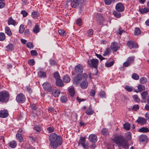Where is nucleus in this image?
Masks as SVG:
<instances>
[{"label": "nucleus", "mask_w": 149, "mask_h": 149, "mask_svg": "<svg viewBox=\"0 0 149 149\" xmlns=\"http://www.w3.org/2000/svg\"><path fill=\"white\" fill-rule=\"evenodd\" d=\"M50 145L53 148H56L58 146L61 145L63 143L61 137L55 133H52L49 137Z\"/></svg>", "instance_id": "1"}, {"label": "nucleus", "mask_w": 149, "mask_h": 149, "mask_svg": "<svg viewBox=\"0 0 149 149\" xmlns=\"http://www.w3.org/2000/svg\"><path fill=\"white\" fill-rule=\"evenodd\" d=\"M114 142L118 146H120L125 149L129 148L127 141L125 138L121 135H117L114 138Z\"/></svg>", "instance_id": "2"}, {"label": "nucleus", "mask_w": 149, "mask_h": 149, "mask_svg": "<svg viewBox=\"0 0 149 149\" xmlns=\"http://www.w3.org/2000/svg\"><path fill=\"white\" fill-rule=\"evenodd\" d=\"M87 63L92 68H94L95 72L93 74L95 75H96L98 72L97 67L99 63V60L97 59H93L91 60H88Z\"/></svg>", "instance_id": "3"}, {"label": "nucleus", "mask_w": 149, "mask_h": 149, "mask_svg": "<svg viewBox=\"0 0 149 149\" xmlns=\"http://www.w3.org/2000/svg\"><path fill=\"white\" fill-rule=\"evenodd\" d=\"M9 95L8 92L3 91L0 92V102L2 103L7 102L9 100Z\"/></svg>", "instance_id": "4"}, {"label": "nucleus", "mask_w": 149, "mask_h": 149, "mask_svg": "<svg viewBox=\"0 0 149 149\" xmlns=\"http://www.w3.org/2000/svg\"><path fill=\"white\" fill-rule=\"evenodd\" d=\"M83 78L84 81L81 82L80 84L81 87L83 89H86L88 86V83L87 80L88 78V75L86 73H84L83 74Z\"/></svg>", "instance_id": "5"}, {"label": "nucleus", "mask_w": 149, "mask_h": 149, "mask_svg": "<svg viewBox=\"0 0 149 149\" xmlns=\"http://www.w3.org/2000/svg\"><path fill=\"white\" fill-rule=\"evenodd\" d=\"M71 6L76 8L81 5L84 1V0H70Z\"/></svg>", "instance_id": "6"}, {"label": "nucleus", "mask_w": 149, "mask_h": 149, "mask_svg": "<svg viewBox=\"0 0 149 149\" xmlns=\"http://www.w3.org/2000/svg\"><path fill=\"white\" fill-rule=\"evenodd\" d=\"M26 100L25 96L22 93H20L17 95L16 97V100L18 103H23Z\"/></svg>", "instance_id": "7"}, {"label": "nucleus", "mask_w": 149, "mask_h": 149, "mask_svg": "<svg viewBox=\"0 0 149 149\" xmlns=\"http://www.w3.org/2000/svg\"><path fill=\"white\" fill-rule=\"evenodd\" d=\"M86 137H81L79 141L78 145H81L84 149H86L88 146V144L86 142Z\"/></svg>", "instance_id": "8"}, {"label": "nucleus", "mask_w": 149, "mask_h": 149, "mask_svg": "<svg viewBox=\"0 0 149 149\" xmlns=\"http://www.w3.org/2000/svg\"><path fill=\"white\" fill-rule=\"evenodd\" d=\"M83 76L80 74H77L73 79V82L74 84H79L80 81L82 80Z\"/></svg>", "instance_id": "9"}, {"label": "nucleus", "mask_w": 149, "mask_h": 149, "mask_svg": "<svg viewBox=\"0 0 149 149\" xmlns=\"http://www.w3.org/2000/svg\"><path fill=\"white\" fill-rule=\"evenodd\" d=\"M84 66L81 64L77 65L74 68V70L76 73L79 74L82 73L83 70Z\"/></svg>", "instance_id": "10"}, {"label": "nucleus", "mask_w": 149, "mask_h": 149, "mask_svg": "<svg viewBox=\"0 0 149 149\" xmlns=\"http://www.w3.org/2000/svg\"><path fill=\"white\" fill-rule=\"evenodd\" d=\"M127 45L130 49L137 48L138 46L137 43L132 40H129L127 43Z\"/></svg>", "instance_id": "11"}, {"label": "nucleus", "mask_w": 149, "mask_h": 149, "mask_svg": "<svg viewBox=\"0 0 149 149\" xmlns=\"http://www.w3.org/2000/svg\"><path fill=\"white\" fill-rule=\"evenodd\" d=\"M116 10L118 12H122L125 9V6L123 4L120 2L116 4L115 6Z\"/></svg>", "instance_id": "12"}, {"label": "nucleus", "mask_w": 149, "mask_h": 149, "mask_svg": "<svg viewBox=\"0 0 149 149\" xmlns=\"http://www.w3.org/2000/svg\"><path fill=\"white\" fill-rule=\"evenodd\" d=\"M111 48L113 52H116L119 49L120 45L118 43L114 42L111 44Z\"/></svg>", "instance_id": "13"}, {"label": "nucleus", "mask_w": 149, "mask_h": 149, "mask_svg": "<svg viewBox=\"0 0 149 149\" xmlns=\"http://www.w3.org/2000/svg\"><path fill=\"white\" fill-rule=\"evenodd\" d=\"M43 86L44 89L46 91L50 92L52 89V87L51 86V84L47 82H46L43 83Z\"/></svg>", "instance_id": "14"}, {"label": "nucleus", "mask_w": 149, "mask_h": 149, "mask_svg": "<svg viewBox=\"0 0 149 149\" xmlns=\"http://www.w3.org/2000/svg\"><path fill=\"white\" fill-rule=\"evenodd\" d=\"M9 113L8 111L6 109L1 110L0 111V117L2 118H6L8 116Z\"/></svg>", "instance_id": "15"}, {"label": "nucleus", "mask_w": 149, "mask_h": 149, "mask_svg": "<svg viewBox=\"0 0 149 149\" xmlns=\"http://www.w3.org/2000/svg\"><path fill=\"white\" fill-rule=\"evenodd\" d=\"M88 140L90 142L95 143L97 141V137L94 134H91L89 136Z\"/></svg>", "instance_id": "16"}, {"label": "nucleus", "mask_w": 149, "mask_h": 149, "mask_svg": "<svg viewBox=\"0 0 149 149\" xmlns=\"http://www.w3.org/2000/svg\"><path fill=\"white\" fill-rule=\"evenodd\" d=\"M8 25H12L15 26L17 24V23L15 20L13 19L12 17H10L8 19Z\"/></svg>", "instance_id": "17"}, {"label": "nucleus", "mask_w": 149, "mask_h": 149, "mask_svg": "<svg viewBox=\"0 0 149 149\" xmlns=\"http://www.w3.org/2000/svg\"><path fill=\"white\" fill-rule=\"evenodd\" d=\"M61 91L58 89H54L52 91V94L55 97H58Z\"/></svg>", "instance_id": "18"}, {"label": "nucleus", "mask_w": 149, "mask_h": 149, "mask_svg": "<svg viewBox=\"0 0 149 149\" xmlns=\"http://www.w3.org/2000/svg\"><path fill=\"white\" fill-rule=\"evenodd\" d=\"M136 122L138 124L141 125H144L146 122V119L144 118L139 117Z\"/></svg>", "instance_id": "19"}, {"label": "nucleus", "mask_w": 149, "mask_h": 149, "mask_svg": "<svg viewBox=\"0 0 149 149\" xmlns=\"http://www.w3.org/2000/svg\"><path fill=\"white\" fill-rule=\"evenodd\" d=\"M56 84L57 86L60 87H63L64 86L63 81L61 79L56 80Z\"/></svg>", "instance_id": "20"}, {"label": "nucleus", "mask_w": 149, "mask_h": 149, "mask_svg": "<svg viewBox=\"0 0 149 149\" xmlns=\"http://www.w3.org/2000/svg\"><path fill=\"white\" fill-rule=\"evenodd\" d=\"M137 87L138 91H137L135 90V91L136 93L141 92L142 91L144 90L145 89V86L142 84H139L138 86Z\"/></svg>", "instance_id": "21"}, {"label": "nucleus", "mask_w": 149, "mask_h": 149, "mask_svg": "<svg viewBox=\"0 0 149 149\" xmlns=\"http://www.w3.org/2000/svg\"><path fill=\"white\" fill-rule=\"evenodd\" d=\"M148 139V137L146 135H141L139 137V140L143 142L147 141Z\"/></svg>", "instance_id": "22"}, {"label": "nucleus", "mask_w": 149, "mask_h": 149, "mask_svg": "<svg viewBox=\"0 0 149 149\" xmlns=\"http://www.w3.org/2000/svg\"><path fill=\"white\" fill-rule=\"evenodd\" d=\"M121 12H118L117 10H114L113 12V14L116 17L118 18H120L121 16Z\"/></svg>", "instance_id": "23"}, {"label": "nucleus", "mask_w": 149, "mask_h": 149, "mask_svg": "<svg viewBox=\"0 0 149 149\" xmlns=\"http://www.w3.org/2000/svg\"><path fill=\"white\" fill-rule=\"evenodd\" d=\"M63 81L66 83L69 82L70 80V79L69 75H66L64 76L63 79Z\"/></svg>", "instance_id": "24"}, {"label": "nucleus", "mask_w": 149, "mask_h": 149, "mask_svg": "<svg viewBox=\"0 0 149 149\" xmlns=\"http://www.w3.org/2000/svg\"><path fill=\"white\" fill-rule=\"evenodd\" d=\"M6 48L7 49V51H10L13 50L14 49V46L13 44H10L6 47Z\"/></svg>", "instance_id": "25"}, {"label": "nucleus", "mask_w": 149, "mask_h": 149, "mask_svg": "<svg viewBox=\"0 0 149 149\" xmlns=\"http://www.w3.org/2000/svg\"><path fill=\"white\" fill-rule=\"evenodd\" d=\"M69 93L70 95L72 96L73 97L75 94L74 90L73 87H71L68 89Z\"/></svg>", "instance_id": "26"}, {"label": "nucleus", "mask_w": 149, "mask_h": 149, "mask_svg": "<svg viewBox=\"0 0 149 149\" xmlns=\"http://www.w3.org/2000/svg\"><path fill=\"white\" fill-rule=\"evenodd\" d=\"M9 146L11 148H14L17 146V143L15 141H13L9 143Z\"/></svg>", "instance_id": "27"}, {"label": "nucleus", "mask_w": 149, "mask_h": 149, "mask_svg": "<svg viewBox=\"0 0 149 149\" xmlns=\"http://www.w3.org/2000/svg\"><path fill=\"white\" fill-rule=\"evenodd\" d=\"M5 33L8 36H10L12 35V33L9 28L8 27H6L5 28Z\"/></svg>", "instance_id": "28"}, {"label": "nucleus", "mask_w": 149, "mask_h": 149, "mask_svg": "<svg viewBox=\"0 0 149 149\" xmlns=\"http://www.w3.org/2000/svg\"><path fill=\"white\" fill-rule=\"evenodd\" d=\"M139 132H149L148 128L146 127H143L139 129Z\"/></svg>", "instance_id": "29"}, {"label": "nucleus", "mask_w": 149, "mask_h": 149, "mask_svg": "<svg viewBox=\"0 0 149 149\" xmlns=\"http://www.w3.org/2000/svg\"><path fill=\"white\" fill-rule=\"evenodd\" d=\"M134 56H131L129 57L127 60V61L130 64H132L134 63Z\"/></svg>", "instance_id": "30"}, {"label": "nucleus", "mask_w": 149, "mask_h": 149, "mask_svg": "<svg viewBox=\"0 0 149 149\" xmlns=\"http://www.w3.org/2000/svg\"><path fill=\"white\" fill-rule=\"evenodd\" d=\"M148 95V93L147 91H144L141 93V98L143 99H146Z\"/></svg>", "instance_id": "31"}, {"label": "nucleus", "mask_w": 149, "mask_h": 149, "mask_svg": "<svg viewBox=\"0 0 149 149\" xmlns=\"http://www.w3.org/2000/svg\"><path fill=\"white\" fill-rule=\"evenodd\" d=\"M40 28L39 26L36 25L33 29V32L35 33H37L40 31Z\"/></svg>", "instance_id": "32"}, {"label": "nucleus", "mask_w": 149, "mask_h": 149, "mask_svg": "<svg viewBox=\"0 0 149 149\" xmlns=\"http://www.w3.org/2000/svg\"><path fill=\"white\" fill-rule=\"evenodd\" d=\"M88 115H91L93 114V111L92 110L91 107H88L86 112Z\"/></svg>", "instance_id": "33"}, {"label": "nucleus", "mask_w": 149, "mask_h": 149, "mask_svg": "<svg viewBox=\"0 0 149 149\" xmlns=\"http://www.w3.org/2000/svg\"><path fill=\"white\" fill-rule=\"evenodd\" d=\"M141 33L140 29L139 28H136L135 29L134 34L136 36H138Z\"/></svg>", "instance_id": "34"}, {"label": "nucleus", "mask_w": 149, "mask_h": 149, "mask_svg": "<svg viewBox=\"0 0 149 149\" xmlns=\"http://www.w3.org/2000/svg\"><path fill=\"white\" fill-rule=\"evenodd\" d=\"M99 95L102 98H106V94L104 91L102 90L101 91L99 92Z\"/></svg>", "instance_id": "35"}, {"label": "nucleus", "mask_w": 149, "mask_h": 149, "mask_svg": "<svg viewBox=\"0 0 149 149\" xmlns=\"http://www.w3.org/2000/svg\"><path fill=\"white\" fill-rule=\"evenodd\" d=\"M38 76L40 77H46V73L42 71H39L38 72Z\"/></svg>", "instance_id": "36"}, {"label": "nucleus", "mask_w": 149, "mask_h": 149, "mask_svg": "<svg viewBox=\"0 0 149 149\" xmlns=\"http://www.w3.org/2000/svg\"><path fill=\"white\" fill-rule=\"evenodd\" d=\"M16 138L19 142H22L23 141V138L22 135L16 134Z\"/></svg>", "instance_id": "37"}, {"label": "nucleus", "mask_w": 149, "mask_h": 149, "mask_svg": "<svg viewBox=\"0 0 149 149\" xmlns=\"http://www.w3.org/2000/svg\"><path fill=\"white\" fill-rule=\"evenodd\" d=\"M6 37L5 34L3 32L0 33V41H3L6 39Z\"/></svg>", "instance_id": "38"}, {"label": "nucleus", "mask_w": 149, "mask_h": 149, "mask_svg": "<svg viewBox=\"0 0 149 149\" xmlns=\"http://www.w3.org/2000/svg\"><path fill=\"white\" fill-rule=\"evenodd\" d=\"M140 13L142 14L147 13L149 12V9L148 8H145L143 9H142L139 10Z\"/></svg>", "instance_id": "39"}, {"label": "nucleus", "mask_w": 149, "mask_h": 149, "mask_svg": "<svg viewBox=\"0 0 149 149\" xmlns=\"http://www.w3.org/2000/svg\"><path fill=\"white\" fill-rule=\"evenodd\" d=\"M67 100V97L65 96H62L61 97V101L62 103H65L66 102Z\"/></svg>", "instance_id": "40"}, {"label": "nucleus", "mask_w": 149, "mask_h": 149, "mask_svg": "<svg viewBox=\"0 0 149 149\" xmlns=\"http://www.w3.org/2000/svg\"><path fill=\"white\" fill-rule=\"evenodd\" d=\"M58 32L59 34L62 36H65L66 33L65 31L63 29H60L58 31Z\"/></svg>", "instance_id": "41"}, {"label": "nucleus", "mask_w": 149, "mask_h": 149, "mask_svg": "<svg viewBox=\"0 0 149 149\" xmlns=\"http://www.w3.org/2000/svg\"><path fill=\"white\" fill-rule=\"evenodd\" d=\"M39 13L37 12L34 11L32 13V17L34 18H36L39 15Z\"/></svg>", "instance_id": "42"}, {"label": "nucleus", "mask_w": 149, "mask_h": 149, "mask_svg": "<svg viewBox=\"0 0 149 149\" xmlns=\"http://www.w3.org/2000/svg\"><path fill=\"white\" fill-rule=\"evenodd\" d=\"M125 88L128 91L130 92L133 91V88L132 87L129 86H126Z\"/></svg>", "instance_id": "43"}, {"label": "nucleus", "mask_w": 149, "mask_h": 149, "mask_svg": "<svg viewBox=\"0 0 149 149\" xmlns=\"http://www.w3.org/2000/svg\"><path fill=\"white\" fill-rule=\"evenodd\" d=\"M101 132V134L104 135H107L108 134V130L106 128L103 129Z\"/></svg>", "instance_id": "44"}, {"label": "nucleus", "mask_w": 149, "mask_h": 149, "mask_svg": "<svg viewBox=\"0 0 149 149\" xmlns=\"http://www.w3.org/2000/svg\"><path fill=\"white\" fill-rule=\"evenodd\" d=\"M54 77L55 79L56 80L57 79H60V77L59 73L57 72H55L54 74Z\"/></svg>", "instance_id": "45"}, {"label": "nucleus", "mask_w": 149, "mask_h": 149, "mask_svg": "<svg viewBox=\"0 0 149 149\" xmlns=\"http://www.w3.org/2000/svg\"><path fill=\"white\" fill-rule=\"evenodd\" d=\"M133 98L134 100L138 103H139L140 101V99L139 98L137 95H135L133 96Z\"/></svg>", "instance_id": "46"}, {"label": "nucleus", "mask_w": 149, "mask_h": 149, "mask_svg": "<svg viewBox=\"0 0 149 149\" xmlns=\"http://www.w3.org/2000/svg\"><path fill=\"white\" fill-rule=\"evenodd\" d=\"M26 47L30 49H32L33 47V46L32 43L31 42H29L26 44Z\"/></svg>", "instance_id": "47"}, {"label": "nucleus", "mask_w": 149, "mask_h": 149, "mask_svg": "<svg viewBox=\"0 0 149 149\" xmlns=\"http://www.w3.org/2000/svg\"><path fill=\"white\" fill-rule=\"evenodd\" d=\"M140 81L141 83L143 84L146 83L147 82V80L145 77H141L140 79Z\"/></svg>", "instance_id": "48"}, {"label": "nucleus", "mask_w": 149, "mask_h": 149, "mask_svg": "<svg viewBox=\"0 0 149 149\" xmlns=\"http://www.w3.org/2000/svg\"><path fill=\"white\" fill-rule=\"evenodd\" d=\"M114 63V62L113 61L109 63H105V66L107 67H110L113 65Z\"/></svg>", "instance_id": "49"}, {"label": "nucleus", "mask_w": 149, "mask_h": 149, "mask_svg": "<svg viewBox=\"0 0 149 149\" xmlns=\"http://www.w3.org/2000/svg\"><path fill=\"white\" fill-rule=\"evenodd\" d=\"M24 30V26L23 24L20 25L19 27V32L20 33H23Z\"/></svg>", "instance_id": "50"}, {"label": "nucleus", "mask_w": 149, "mask_h": 149, "mask_svg": "<svg viewBox=\"0 0 149 149\" xmlns=\"http://www.w3.org/2000/svg\"><path fill=\"white\" fill-rule=\"evenodd\" d=\"M110 49L109 48H106L104 53L103 54V55L105 56L109 54L110 52Z\"/></svg>", "instance_id": "51"}, {"label": "nucleus", "mask_w": 149, "mask_h": 149, "mask_svg": "<svg viewBox=\"0 0 149 149\" xmlns=\"http://www.w3.org/2000/svg\"><path fill=\"white\" fill-rule=\"evenodd\" d=\"M124 128L127 130H129L130 129V125L127 123H126L123 125Z\"/></svg>", "instance_id": "52"}, {"label": "nucleus", "mask_w": 149, "mask_h": 149, "mask_svg": "<svg viewBox=\"0 0 149 149\" xmlns=\"http://www.w3.org/2000/svg\"><path fill=\"white\" fill-rule=\"evenodd\" d=\"M132 77L133 79L137 80L139 79V76L136 74L134 73L132 75Z\"/></svg>", "instance_id": "53"}, {"label": "nucleus", "mask_w": 149, "mask_h": 149, "mask_svg": "<svg viewBox=\"0 0 149 149\" xmlns=\"http://www.w3.org/2000/svg\"><path fill=\"white\" fill-rule=\"evenodd\" d=\"M47 130L49 133H51L54 131V128L53 127H50L47 128Z\"/></svg>", "instance_id": "54"}, {"label": "nucleus", "mask_w": 149, "mask_h": 149, "mask_svg": "<svg viewBox=\"0 0 149 149\" xmlns=\"http://www.w3.org/2000/svg\"><path fill=\"white\" fill-rule=\"evenodd\" d=\"M30 53L32 56H36L38 55V53L36 50H32L31 51Z\"/></svg>", "instance_id": "55"}, {"label": "nucleus", "mask_w": 149, "mask_h": 149, "mask_svg": "<svg viewBox=\"0 0 149 149\" xmlns=\"http://www.w3.org/2000/svg\"><path fill=\"white\" fill-rule=\"evenodd\" d=\"M113 2V0H104L105 3L107 5H110Z\"/></svg>", "instance_id": "56"}, {"label": "nucleus", "mask_w": 149, "mask_h": 149, "mask_svg": "<svg viewBox=\"0 0 149 149\" xmlns=\"http://www.w3.org/2000/svg\"><path fill=\"white\" fill-rule=\"evenodd\" d=\"M28 63L31 65H34L35 61L33 59H30L28 61Z\"/></svg>", "instance_id": "57"}, {"label": "nucleus", "mask_w": 149, "mask_h": 149, "mask_svg": "<svg viewBox=\"0 0 149 149\" xmlns=\"http://www.w3.org/2000/svg\"><path fill=\"white\" fill-rule=\"evenodd\" d=\"M87 34L88 36H91L93 34V31L92 29H89L87 31Z\"/></svg>", "instance_id": "58"}, {"label": "nucleus", "mask_w": 149, "mask_h": 149, "mask_svg": "<svg viewBox=\"0 0 149 149\" xmlns=\"http://www.w3.org/2000/svg\"><path fill=\"white\" fill-rule=\"evenodd\" d=\"M82 23V20L81 18H79L77 20L76 24L77 25L79 26H81V25Z\"/></svg>", "instance_id": "59"}, {"label": "nucleus", "mask_w": 149, "mask_h": 149, "mask_svg": "<svg viewBox=\"0 0 149 149\" xmlns=\"http://www.w3.org/2000/svg\"><path fill=\"white\" fill-rule=\"evenodd\" d=\"M34 129L36 131L39 132H40L41 131V127L38 125H36L35 126Z\"/></svg>", "instance_id": "60"}, {"label": "nucleus", "mask_w": 149, "mask_h": 149, "mask_svg": "<svg viewBox=\"0 0 149 149\" xmlns=\"http://www.w3.org/2000/svg\"><path fill=\"white\" fill-rule=\"evenodd\" d=\"M30 107L32 110H36L37 109V107L35 104H31L30 105Z\"/></svg>", "instance_id": "61"}, {"label": "nucleus", "mask_w": 149, "mask_h": 149, "mask_svg": "<svg viewBox=\"0 0 149 149\" xmlns=\"http://www.w3.org/2000/svg\"><path fill=\"white\" fill-rule=\"evenodd\" d=\"M96 56L100 60L102 61L105 58H104L103 57L102 55L101 54H96Z\"/></svg>", "instance_id": "62"}, {"label": "nucleus", "mask_w": 149, "mask_h": 149, "mask_svg": "<svg viewBox=\"0 0 149 149\" xmlns=\"http://www.w3.org/2000/svg\"><path fill=\"white\" fill-rule=\"evenodd\" d=\"M132 109V110L134 111H136V110L139 109V106L138 104H135L133 106Z\"/></svg>", "instance_id": "63"}, {"label": "nucleus", "mask_w": 149, "mask_h": 149, "mask_svg": "<svg viewBox=\"0 0 149 149\" xmlns=\"http://www.w3.org/2000/svg\"><path fill=\"white\" fill-rule=\"evenodd\" d=\"M21 13L22 14L23 17H26L28 14V13L25 10H22L21 12Z\"/></svg>", "instance_id": "64"}]
</instances>
